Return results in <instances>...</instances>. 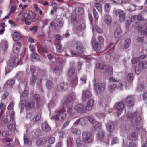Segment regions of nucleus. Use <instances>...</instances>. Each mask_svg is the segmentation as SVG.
<instances>
[{
	"mask_svg": "<svg viewBox=\"0 0 147 147\" xmlns=\"http://www.w3.org/2000/svg\"><path fill=\"white\" fill-rule=\"evenodd\" d=\"M94 49L96 51H99L101 48V47L100 44H98V42H95L93 45V47Z\"/></svg>",
	"mask_w": 147,
	"mask_h": 147,
	"instance_id": "obj_40",
	"label": "nucleus"
},
{
	"mask_svg": "<svg viewBox=\"0 0 147 147\" xmlns=\"http://www.w3.org/2000/svg\"><path fill=\"white\" fill-rule=\"evenodd\" d=\"M55 39L56 40H57L58 41H60L63 38V36H61L59 34H57V35H56L55 36Z\"/></svg>",
	"mask_w": 147,
	"mask_h": 147,
	"instance_id": "obj_63",
	"label": "nucleus"
},
{
	"mask_svg": "<svg viewBox=\"0 0 147 147\" xmlns=\"http://www.w3.org/2000/svg\"><path fill=\"white\" fill-rule=\"evenodd\" d=\"M100 0H96L94 3V6L98 11H99L100 12L102 10V6L98 2Z\"/></svg>",
	"mask_w": 147,
	"mask_h": 147,
	"instance_id": "obj_28",
	"label": "nucleus"
},
{
	"mask_svg": "<svg viewBox=\"0 0 147 147\" xmlns=\"http://www.w3.org/2000/svg\"><path fill=\"white\" fill-rule=\"evenodd\" d=\"M57 50L59 52H62L63 50V48L62 46L59 44H57L56 46Z\"/></svg>",
	"mask_w": 147,
	"mask_h": 147,
	"instance_id": "obj_50",
	"label": "nucleus"
},
{
	"mask_svg": "<svg viewBox=\"0 0 147 147\" xmlns=\"http://www.w3.org/2000/svg\"><path fill=\"white\" fill-rule=\"evenodd\" d=\"M11 131H5L2 132V135L4 136H7L11 134Z\"/></svg>",
	"mask_w": 147,
	"mask_h": 147,
	"instance_id": "obj_52",
	"label": "nucleus"
},
{
	"mask_svg": "<svg viewBox=\"0 0 147 147\" xmlns=\"http://www.w3.org/2000/svg\"><path fill=\"white\" fill-rule=\"evenodd\" d=\"M75 12L76 15H80L83 13L84 11L82 8H79L76 9Z\"/></svg>",
	"mask_w": 147,
	"mask_h": 147,
	"instance_id": "obj_38",
	"label": "nucleus"
},
{
	"mask_svg": "<svg viewBox=\"0 0 147 147\" xmlns=\"http://www.w3.org/2000/svg\"><path fill=\"white\" fill-rule=\"evenodd\" d=\"M98 68L100 69L101 70H104L106 72H108L109 71H112L111 67L107 65H103L102 64L98 66Z\"/></svg>",
	"mask_w": 147,
	"mask_h": 147,
	"instance_id": "obj_12",
	"label": "nucleus"
},
{
	"mask_svg": "<svg viewBox=\"0 0 147 147\" xmlns=\"http://www.w3.org/2000/svg\"><path fill=\"white\" fill-rule=\"evenodd\" d=\"M71 131L73 134L77 135L80 134L81 133L80 130L77 128H72L71 129Z\"/></svg>",
	"mask_w": 147,
	"mask_h": 147,
	"instance_id": "obj_39",
	"label": "nucleus"
},
{
	"mask_svg": "<svg viewBox=\"0 0 147 147\" xmlns=\"http://www.w3.org/2000/svg\"><path fill=\"white\" fill-rule=\"evenodd\" d=\"M56 23L57 26L58 27H62L63 26L64 24L63 19L61 17L57 18L56 20Z\"/></svg>",
	"mask_w": 147,
	"mask_h": 147,
	"instance_id": "obj_19",
	"label": "nucleus"
},
{
	"mask_svg": "<svg viewBox=\"0 0 147 147\" xmlns=\"http://www.w3.org/2000/svg\"><path fill=\"white\" fill-rule=\"evenodd\" d=\"M37 79V77L33 75L30 78L29 80L30 84L32 86L35 85V82Z\"/></svg>",
	"mask_w": 147,
	"mask_h": 147,
	"instance_id": "obj_31",
	"label": "nucleus"
},
{
	"mask_svg": "<svg viewBox=\"0 0 147 147\" xmlns=\"http://www.w3.org/2000/svg\"><path fill=\"white\" fill-rule=\"evenodd\" d=\"M92 96L91 92L89 90L84 91L82 93V99L83 100H85L90 98Z\"/></svg>",
	"mask_w": 147,
	"mask_h": 147,
	"instance_id": "obj_10",
	"label": "nucleus"
},
{
	"mask_svg": "<svg viewBox=\"0 0 147 147\" xmlns=\"http://www.w3.org/2000/svg\"><path fill=\"white\" fill-rule=\"evenodd\" d=\"M138 64L141 68L147 69V61H141Z\"/></svg>",
	"mask_w": 147,
	"mask_h": 147,
	"instance_id": "obj_34",
	"label": "nucleus"
},
{
	"mask_svg": "<svg viewBox=\"0 0 147 147\" xmlns=\"http://www.w3.org/2000/svg\"><path fill=\"white\" fill-rule=\"evenodd\" d=\"M94 104V100L92 99H90L87 104V105L86 107V109L88 111L91 110L92 109Z\"/></svg>",
	"mask_w": 147,
	"mask_h": 147,
	"instance_id": "obj_15",
	"label": "nucleus"
},
{
	"mask_svg": "<svg viewBox=\"0 0 147 147\" xmlns=\"http://www.w3.org/2000/svg\"><path fill=\"white\" fill-rule=\"evenodd\" d=\"M34 105V103L31 102L29 101L25 104V106L27 110H29Z\"/></svg>",
	"mask_w": 147,
	"mask_h": 147,
	"instance_id": "obj_32",
	"label": "nucleus"
},
{
	"mask_svg": "<svg viewBox=\"0 0 147 147\" xmlns=\"http://www.w3.org/2000/svg\"><path fill=\"white\" fill-rule=\"evenodd\" d=\"M76 144L78 147H85L86 144L84 141L79 139H78L76 140Z\"/></svg>",
	"mask_w": 147,
	"mask_h": 147,
	"instance_id": "obj_29",
	"label": "nucleus"
},
{
	"mask_svg": "<svg viewBox=\"0 0 147 147\" xmlns=\"http://www.w3.org/2000/svg\"><path fill=\"white\" fill-rule=\"evenodd\" d=\"M83 140L85 143H89L92 141V139L89 136L84 138Z\"/></svg>",
	"mask_w": 147,
	"mask_h": 147,
	"instance_id": "obj_42",
	"label": "nucleus"
},
{
	"mask_svg": "<svg viewBox=\"0 0 147 147\" xmlns=\"http://www.w3.org/2000/svg\"><path fill=\"white\" fill-rule=\"evenodd\" d=\"M124 101L126 105L131 107L134 105L135 102L134 97L132 95L128 96L124 99Z\"/></svg>",
	"mask_w": 147,
	"mask_h": 147,
	"instance_id": "obj_7",
	"label": "nucleus"
},
{
	"mask_svg": "<svg viewBox=\"0 0 147 147\" xmlns=\"http://www.w3.org/2000/svg\"><path fill=\"white\" fill-rule=\"evenodd\" d=\"M55 138L54 137H52L48 140V141L49 144H53L55 142Z\"/></svg>",
	"mask_w": 147,
	"mask_h": 147,
	"instance_id": "obj_58",
	"label": "nucleus"
},
{
	"mask_svg": "<svg viewBox=\"0 0 147 147\" xmlns=\"http://www.w3.org/2000/svg\"><path fill=\"white\" fill-rule=\"evenodd\" d=\"M141 119V117L140 116H138L136 118L135 120V123L137 126L139 125H140V121Z\"/></svg>",
	"mask_w": 147,
	"mask_h": 147,
	"instance_id": "obj_43",
	"label": "nucleus"
},
{
	"mask_svg": "<svg viewBox=\"0 0 147 147\" xmlns=\"http://www.w3.org/2000/svg\"><path fill=\"white\" fill-rule=\"evenodd\" d=\"M76 95L75 93L72 92L69 93L68 95L67 99L63 103V106H67L71 105L76 99Z\"/></svg>",
	"mask_w": 147,
	"mask_h": 147,
	"instance_id": "obj_4",
	"label": "nucleus"
},
{
	"mask_svg": "<svg viewBox=\"0 0 147 147\" xmlns=\"http://www.w3.org/2000/svg\"><path fill=\"white\" fill-rule=\"evenodd\" d=\"M59 111H57V113L53 117H52L51 119L55 120L61 121L64 119L66 117V114L65 113V106H63Z\"/></svg>",
	"mask_w": 147,
	"mask_h": 147,
	"instance_id": "obj_2",
	"label": "nucleus"
},
{
	"mask_svg": "<svg viewBox=\"0 0 147 147\" xmlns=\"http://www.w3.org/2000/svg\"><path fill=\"white\" fill-rule=\"evenodd\" d=\"M75 71V68L74 67V63H71L70 67L67 71V74L69 76L71 77L73 75Z\"/></svg>",
	"mask_w": 147,
	"mask_h": 147,
	"instance_id": "obj_11",
	"label": "nucleus"
},
{
	"mask_svg": "<svg viewBox=\"0 0 147 147\" xmlns=\"http://www.w3.org/2000/svg\"><path fill=\"white\" fill-rule=\"evenodd\" d=\"M31 58L32 61L33 62L39 60L40 59L39 55L35 53L31 54Z\"/></svg>",
	"mask_w": 147,
	"mask_h": 147,
	"instance_id": "obj_24",
	"label": "nucleus"
},
{
	"mask_svg": "<svg viewBox=\"0 0 147 147\" xmlns=\"http://www.w3.org/2000/svg\"><path fill=\"white\" fill-rule=\"evenodd\" d=\"M146 84H140L138 86L137 89L139 91H141L144 89L146 87Z\"/></svg>",
	"mask_w": 147,
	"mask_h": 147,
	"instance_id": "obj_49",
	"label": "nucleus"
},
{
	"mask_svg": "<svg viewBox=\"0 0 147 147\" xmlns=\"http://www.w3.org/2000/svg\"><path fill=\"white\" fill-rule=\"evenodd\" d=\"M47 141V139L45 138H39L36 142V145L39 146L43 145Z\"/></svg>",
	"mask_w": 147,
	"mask_h": 147,
	"instance_id": "obj_21",
	"label": "nucleus"
},
{
	"mask_svg": "<svg viewBox=\"0 0 147 147\" xmlns=\"http://www.w3.org/2000/svg\"><path fill=\"white\" fill-rule=\"evenodd\" d=\"M94 129L97 131L100 130L101 128V125L100 123H97L94 125Z\"/></svg>",
	"mask_w": 147,
	"mask_h": 147,
	"instance_id": "obj_54",
	"label": "nucleus"
},
{
	"mask_svg": "<svg viewBox=\"0 0 147 147\" xmlns=\"http://www.w3.org/2000/svg\"><path fill=\"white\" fill-rule=\"evenodd\" d=\"M85 27V24L82 23L80 25H79L78 27H77V29L78 30H82L84 29Z\"/></svg>",
	"mask_w": 147,
	"mask_h": 147,
	"instance_id": "obj_59",
	"label": "nucleus"
},
{
	"mask_svg": "<svg viewBox=\"0 0 147 147\" xmlns=\"http://www.w3.org/2000/svg\"><path fill=\"white\" fill-rule=\"evenodd\" d=\"M127 9L130 12L134 11L136 9L135 6L131 4H127L126 5Z\"/></svg>",
	"mask_w": 147,
	"mask_h": 147,
	"instance_id": "obj_35",
	"label": "nucleus"
},
{
	"mask_svg": "<svg viewBox=\"0 0 147 147\" xmlns=\"http://www.w3.org/2000/svg\"><path fill=\"white\" fill-rule=\"evenodd\" d=\"M87 80L86 77V76H83L80 78V81L82 84H85L86 83Z\"/></svg>",
	"mask_w": 147,
	"mask_h": 147,
	"instance_id": "obj_53",
	"label": "nucleus"
},
{
	"mask_svg": "<svg viewBox=\"0 0 147 147\" xmlns=\"http://www.w3.org/2000/svg\"><path fill=\"white\" fill-rule=\"evenodd\" d=\"M118 142V140L117 138H113L111 140V145H113L114 144L117 143Z\"/></svg>",
	"mask_w": 147,
	"mask_h": 147,
	"instance_id": "obj_62",
	"label": "nucleus"
},
{
	"mask_svg": "<svg viewBox=\"0 0 147 147\" xmlns=\"http://www.w3.org/2000/svg\"><path fill=\"white\" fill-rule=\"evenodd\" d=\"M130 43V40L128 38L125 40L124 46L125 48H127L129 46Z\"/></svg>",
	"mask_w": 147,
	"mask_h": 147,
	"instance_id": "obj_44",
	"label": "nucleus"
},
{
	"mask_svg": "<svg viewBox=\"0 0 147 147\" xmlns=\"http://www.w3.org/2000/svg\"><path fill=\"white\" fill-rule=\"evenodd\" d=\"M34 98L35 100L37 102H39L40 101V96L38 94H35L34 96Z\"/></svg>",
	"mask_w": 147,
	"mask_h": 147,
	"instance_id": "obj_64",
	"label": "nucleus"
},
{
	"mask_svg": "<svg viewBox=\"0 0 147 147\" xmlns=\"http://www.w3.org/2000/svg\"><path fill=\"white\" fill-rule=\"evenodd\" d=\"M106 84L105 83H97L94 84V88L96 93L98 94L103 92L105 90Z\"/></svg>",
	"mask_w": 147,
	"mask_h": 147,
	"instance_id": "obj_5",
	"label": "nucleus"
},
{
	"mask_svg": "<svg viewBox=\"0 0 147 147\" xmlns=\"http://www.w3.org/2000/svg\"><path fill=\"white\" fill-rule=\"evenodd\" d=\"M13 117L8 115H5L2 118V121L6 123L13 121Z\"/></svg>",
	"mask_w": 147,
	"mask_h": 147,
	"instance_id": "obj_23",
	"label": "nucleus"
},
{
	"mask_svg": "<svg viewBox=\"0 0 147 147\" xmlns=\"http://www.w3.org/2000/svg\"><path fill=\"white\" fill-rule=\"evenodd\" d=\"M123 86H124L125 88L127 86L126 83L125 82H120L117 87V88L119 90H121L123 89Z\"/></svg>",
	"mask_w": 147,
	"mask_h": 147,
	"instance_id": "obj_37",
	"label": "nucleus"
},
{
	"mask_svg": "<svg viewBox=\"0 0 147 147\" xmlns=\"http://www.w3.org/2000/svg\"><path fill=\"white\" fill-rule=\"evenodd\" d=\"M104 20L107 25H109L111 23L112 19L111 16L108 15L105 16Z\"/></svg>",
	"mask_w": 147,
	"mask_h": 147,
	"instance_id": "obj_27",
	"label": "nucleus"
},
{
	"mask_svg": "<svg viewBox=\"0 0 147 147\" xmlns=\"http://www.w3.org/2000/svg\"><path fill=\"white\" fill-rule=\"evenodd\" d=\"M21 46V45L20 42L16 43L13 47V52L15 54L18 53Z\"/></svg>",
	"mask_w": 147,
	"mask_h": 147,
	"instance_id": "obj_13",
	"label": "nucleus"
},
{
	"mask_svg": "<svg viewBox=\"0 0 147 147\" xmlns=\"http://www.w3.org/2000/svg\"><path fill=\"white\" fill-rule=\"evenodd\" d=\"M75 109L78 113H80L84 111L85 109L82 104H79L76 105Z\"/></svg>",
	"mask_w": 147,
	"mask_h": 147,
	"instance_id": "obj_16",
	"label": "nucleus"
},
{
	"mask_svg": "<svg viewBox=\"0 0 147 147\" xmlns=\"http://www.w3.org/2000/svg\"><path fill=\"white\" fill-rule=\"evenodd\" d=\"M121 34V30L120 27H117L115 30L114 32V36L115 38H118L120 37Z\"/></svg>",
	"mask_w": 147,
	"mask_h": 147,
	"instance_id": "obj_22",
	"label": "nucleus"
},
{
	"mask_svg": "<svg viewBox=\"0 0 147 147\" xmlns=\"http://www.w3.org/2000/svg\"><path fill=\"white\" fill-rule=\"evenodd\" d=\"M138 134L136 132H131L129 135V138L132 140H135L137 137Z\"/></svg>",
	"mask_w": 147,
	"mask_h": 147,
	"instance_id": "obj_33",
	"label": "nucleus"
},
{
	"mask_svg": "<svg viewBox=\"0 0 147 147\" xmlns=\"http://www.w3.org/2000/svg\"><path fill=\"white\" fill-rule=\"evenodd\" d=\"M117 86L116 84H114L112 85H110L108 87V89L111 92L113 91L115 89Z\"/></svg>",
	"mask_w": 147,
	"mask_h": 147,
	"instance_id": "obj_47",
	"label": "nucleus"
},
{
	"mask_svg": "<svg viewBox=\"0 0 147 147\" xmlns=\"http://www.w3.org/2000/svg\"><path fill=\"white\" fill-rule=\"evenodd\" d=\"M32 15V11H28L24 13V19H22V20H30L31 18V15Z\"/></svg>",
	"mask_w": 147,
	"mask_h": 147,
	"instance_id": "obj_14",
	"label": "nucleus"
},
{
	"mask_svg": "<svg viewBox=\"0 0 147 147\" xmlns=\"http://www.w3.org/2000/svg\"><path fill=\"white\" fill-rule=\"evenodd\" d=\"M138 113L137 111L134 112L133 113H129L127 114V119L128 121H131L133 118L137 115Z\"/></svg>",
	"mask_w": 147,
	"mask_h": 147,
	"instance_id": "obj_26",
	"label": "nucleus"
},
{
	"mask_svg": "<svg viewBox=\"0 0 147 147\" xmlns=\"http://www.w3.org/2000/svg\"><path fill=\"white\" fill-rule=\"evenodd\" d=\"M78 122L80 124L82 125L83 126L85 125L86 123V121L85 119L81 118L79 119Z\"/></svg>",
	"mask_w": 147,
	"mask_h": 147,
	"instance_id": "obj_51",
	"label": "nucleus"
},
{
	"mask_svg": "<svg viewBox=\"0 0 147 147\" xmlns=\"http://www.w3.org/2000/svg\"><path fill=\"white\" fill-rule=\"evenodd\" d=\"M42 129L43 131L45 132H48L51 130L50 126L48 123L45 122L42 123Z\"/></svg>",
	"mask_w": 147,
	"mask_h": 147,
	"instance_id": "obj_17",
	"label": "nucleus"
},
{
	"mask_svg": "<svg viewBox=\"0 0 147 147\" xmlns=\"http://www.w3.org/2000/svg\"><path fill=\"white\" fill-rule=\"evenodd\" d=\"M106 127L108 131L112 132L114 130V125L113 123L109 122L107 124Z\"/></svg>",
	"mask_w": 147,
	"mask_h": 147,
	"instance_id": "obj_25",
	"label": "nucleus"
},
{
	"mask_svg": "<svg viewBox=\"0 0 147 147\" xmlns=\"http://www.w3.org/2000/svg\"><path fill=\"white\" fill-rule=\"evenodd\" d=\"M31 18L30 20H31L32 22H34L36 21L38 18L37 17L36 15V13H33L32 12V15H31Z\"/></svg>",
	"mask_w": 147,
	"mask_h": 147,
	"instance_id": "obj_48",
	"label": "nucleus"
},
{
	"mask_svg": "<svg viewBox=\"0 0 147 147\" xmlns=\"http://www.w3.org/2000/svg\"><path fill=\"white\" fill-rule=\"evenodd\" d=\"M53 84L51 81H48L46 83V86L47 89H50L52 88Z\"/></svg>",
	"mask_w": 147,
	"mask_h": 147,
	"instance_id": "obj_46",
	"label": "nucleus"
},
{
	"mask_svg": "<svg viewBox=\"0 0 147 147\" xmlns=\"http://www.w3.org/2000/svg\"><path fill=\"white\" fill-rule=\"evenodd\" d=\"M7 127L9 129L13 131H15L16 129L15 125L14 123L8 125L7 126Z\"/></svg>",
	"mask_w": 147,
	"mask_h": 147,
	"instance_id": "obj_45",
	"label": "nucleus"
},
{
	"mask_svg": "<svg viewBox=\"0 0 147 147\" xmlns=\"http://www.w3.org/2000/svg\"><path fill=\"white\" fill-rule=\"evenodd\" d=\"M35 69V67L33 65H31L30 66V70H29V67L28 66L26 70V72L28 74H30V73L33 74L34 72Z\"/></svg>",
	"mask_w": 147,
	"mask_h": 147,
	"instance_id": "obj_36",
	"label": "nucleus"
},
{
	"mask_svg": "<svg viewBox=\"0 0 147 147\" xmlns=\"http://www.w3.org/2000/svg\"><path fill=\"white\" fill-rule=\"evenodd\" d=\"M76 50L77 52L79 53L82 54L83 53L82 45L81 43H77Z\"/></svg>",
	"mask_w": 147,
	"mask_h": 147,
	"instance_id": "obj_30",
	"label": "nucleus"
},
{
	"mask_svg": "<svg viewBox=\"0 0 147 147\" xmlns=\"http://www.w3.org/2000/svg\"><path fill=\"white\" fill-rule=\"evenodd\" d=\"M104 136V133L102 132H100L97 135V139L99 140H101Z\"/></svg>",
	"mask_w": 147,
	"mask_h": 147,
	"instance_id": "obj_56",
	"label": "nucleus"
},
{
	"mask_svg": "<svg viewBox=\"0 0 147 147\" xmlns=\"http://www.w3.org/2000/svg\"><path fill=\"white\" fill-rule=\"evenodd\" d=\"M142 69V68H141L139 64L138 65L135 66V71L137 75L139 74L141 71V69Z\"/></svg>",
	"mask_w": 147,
	"mask_h": 147,
	"instance_id": "obj_41",
	"label": "nucleus"
},
{
	"mask_svg": "<svg viewBox=\"0 0 147 147\" xmlns=\"http://www.w3.org/2000/svg\"><path fill=\"white\" fill-rule=\"evenodd\" d=\"M114 107L117 110V116L119 117L123 111L125 105L122 102H120L115 103Z\"/></svg>",
	"mask_w": 147,
	"mask_h": 147,
	"instance_id": "obj_6",
	"label": "nucleus"
},
{
	"mask_svg": "<svg viewBox=\"0 0 147 147\" xmlns=\"http://www.w3.org/2000/svg\"><path fill=\"white\" fill-rule=\"evenodd\" d=\"M12 37L13 40L15 41L21 40L22 38V37L20 34L16 32L14 33Z\"/></svg>",
	"mask_w": 147,
	"mask_h": 147,
	"instance_id": "obj_18",
	"label": "nucleus"
},
{
	"mask_svg": "<svg viewBox=\"0 0 147 147\" xmlns=\"http://www.w3.org/2000/svg\"><path fill=\"white\" fill-rule=\"evenodd\" d=\"M59 111H57V113L53 117H52L51 119L55 120L61 121L64 119L66 117V114L65 113V106H63Z\"/></svg>",
	"mask_w": 147,
	"mask_h": 147,
	"instance_id": "obj_1",
	"label": "nucleus"
},
{
	"mask_svg": "<svg viewBox=\"0 0 147 147\" xmlns=\"http://www.w3.org/2000/svg\"><path fill=\"white\" fill-rule=\"evenodd\" d=\"M62 70L63 67L61 65L56 66L54 69L55 73L58 75L60 74L62 72Z\"/></svg>",
	"mask_w": 147,
	"mask_h": 147,
	"instance_id": "obj_20",
	"label": "nucleus"
},
{
	"mask_svg": "<svg viewBox=\"0 0 147 147\" xmlns=\"http://www.w3.org/2000/svg\"><path fill=\"white\" fill-rule=\"evenodd\" d=\"M20 61V59L19 60L18 57H15L9 60L7 62V66L5 68V74L10 72L13 69V67L16 64L19 63Z\"/></svg>",
	"mask_w": 147,
	"mask_h": 147,
	"instance_id": "obj_3",
	"label": "nucleus"
},
{
	"mask_svg": "<svg viewBox=\"0 0 147 147\" xmlns=\"http://www.w3.org/2000/svg\"><path fill=\"white\" fill-rule=\"evenodd\" d=\"M110 9V6L108 4H105L104 5V10L105 11L108 12Z\"/></svg>",
	"mask_w": 147,
	"mask_h": 147,
	"instance_id": "obj_55",
	"label": "nucleus"
},
{
	"mask_svg": "<svg viewBox=\"0 0 147 147\" xmlns=\"http://www.w3.org/2000/svg\"><path fill=\"white\" fill-rule=\"evenodd\" d=\"M28 93V91L27 90H24L23 92L20 93L21 97H25Z\"/></svg>",
	"mask_w": 147,
	"mask_h": 147,
	"instance_id": "obj_60",
	"label": "nucleus"
},
{
	"mask_svg": "<svg viewBox=\"0 0 147 147\" xmlns=\"http://www.w3.org/2000/svg\"><path fill=\"white\" fill-rule=\"evenodd\" d=\"M26 103V101L25 100H21L20 103V106L21 108H23Z\"/></svg>",
	"mask_w": 147,
	"mask_h": 147,
	"instance_id": "obj_61",
	"label": "nucleus"
},
{
	"mask_svg": "<svg viewBox=\"0 0 147 147\" xmlns=\"http://www.w3.org/2000/svg\"><path fill=\"white\" fill-rule=\"evenodd\" d=\"M115 14L116 16L119 17V20L120 21L123 20L125 18V14L123 11L121 9H117L115 11Z\"/></svg>",
	"mask_w": 147,
	"mask_h": 147,
	"instance_id": "obj_8",
	"label": "nucleus"
},
{
	"mask_svg": "<svg viewBox=\"0 0 147 147\" xmlns=\"http://www.w3.org/2000/svg\"><path fill=\"white\" fill-rule=\"evenodd\" d=\"M24 142L25 144H28L30 142V140L27 136L24 135Z\"/></svg>",
	"mask_w": 147,
	"mask_h": 147,
	"instance_id": "obj_57",
	"label": "nucleus"
},
{
	"mask_svg": "<svg viewBox=\"0 0 147 147\" xmlns=\"http://www.w3.org/2000/svg\"><path fill=\"white\" fill-rule=\"evenodd\" d=\"M68 87V84L67 83L62 82L57 85V88L58 91L61 92L65 90Z\"/></svg>",
	"mask_w": 147,
	"mask_h": 147,
	"instance_id": "obj_9",
	"label": "nucleus"
}]
</instances>
